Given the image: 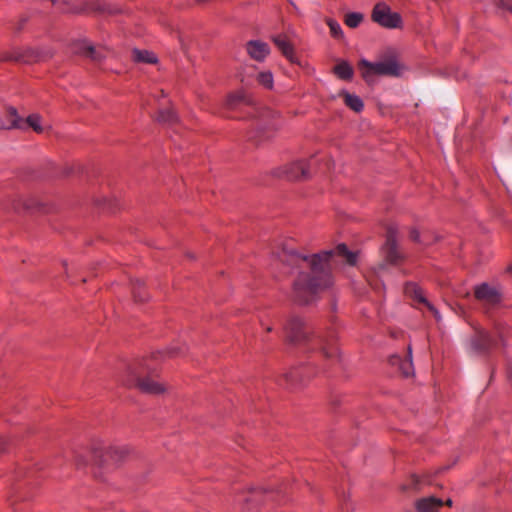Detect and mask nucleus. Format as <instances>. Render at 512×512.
Listing matches in <instances>:
<instances>
[{"label": "nucleus", "mask_w": 512, "mask_h": 512, "mask_svg": "<svg viewBox=\"0 0 512 512\" xmlns=\"http://www.w3.org/2000/svg\"><path fill=\"white\" fill-rule=\"evenodd\" d=\"M332 254L350 265L356 264L357 254L349 251L344 244H340L334 251H324L311 256L302 255L292 248H283L278 254V262L275 265L283 264L285 272L294 268L299 269L294 282V293L301 302L307 303L315 294L332 285L333 280L328 264Z\"/></svg>", "instance_id": "obj_1"}, {"label": "nucleus", "mask_w": 512, "mask_h": 512, "mask_svg": "<svg viewBox=\"0 0 512 512\" xmlns=\"http://www.w3.org/2000/svg\"><path fill=\"white\" fill-rule=\"evenodd\" d=\"M358 69L363 80L372 84L378 76L402 77L408 71V66L399 59L395 48L388 47L379 55L377 61L360 59Z\"/></svg>", "instance_id": "obj_2"}, {"label": "nucleus", "mask_w": 512, "mask_h": 512, "mask_svg": "<svg viewBox=\"0 0 512 512\" xmlns=\"http://www.w3.org/2000/svg\"><path fill=\"white\" fill-rule=\"evenodd\" d=\"M119 381L127 387H137L140 391L149 394H160L165 386L151 378H139L138 366L127 365L119 375Z\"/></svg>", "instance_id": "obj_3"}, {"label": "nucleus", "mask_w": 512, "mask_h": 512, "mask_svg": "<svg viewBox=\"0 0 512 512\" xmlns=\"http://www.w3.org/2000/svg\"><path fill=\"white\" fill-rule=\"evenodd\" d=\"M372 20L380 26L388 29L401 27L402 21L398 13L392 12L385 3H377L372 11Z\"/></svg>", "instance_id": "obj_4"}, {"label": "nucleus", "mask_w": 512, "mask_h": 512, "mask_svg": "<svg viewBox=\"0 0 512 512\" xmlns=\"http://www.w3.org/2000/svg\"><path fill=\"white\" fill-rule=\"evenodd\" d=\"M272 174L278 178L299 180L309 176L308 164L304 160L294 161L275 168Z\"/></svg>", "instance_id": "obj_5"}, {"label": "nucleus", "mask_w": 512, "mask_h": 512, "mask_svg": "<svg viewBox=\"0 0 512 512\" xmlns=\"http://www.w3.org/2000/svg\"><path fill=\"white\" fill-rule=\"evenodd\" d=\"M470 346L472 351L478 354H486L492 348L497 346V340L494 335L484 329L475 330L474 336L471 338Z\"/></svg>", "instance_id": "obj_6"}, {"label": "nucleus", "mask_w": 512, "mask_h": 512, "mask_svg": "<svg viewBox=\"0 0 512 512\" xmlns=\"http://www.w3.org/2000/svg\"><path fill=\"white\" fill-rule=\"evenodd\" d=\"M270 40L288 61L294 64H299V60L295 54L294 44L287 34H274L270 37Z\"/></svg>", "instance_id": "obj_7"}, {"label": "nucleus", "mask_w": 512, "mask_h": 512, "mask_svg": "<svg viewBox=\"0 0 512 512\" xmlns=\"http://www.w3.org/2000/svg\"><path fill=\"white\" fill-rule=\"evenodd\" d=\"M382 254L385 261L389 264H397L404 258V253L393 236L387 238L382 247Z\"/></svg>", "instance_id": "obj_8"}, {"label": "nucleus", "mask_w": 512, "mask_h": 512, "mask_svg": "<svg viewBox=\"0 0 512 512\" xmlns=\"http://www.w3.org/2000/svg\"><path fill=\"white\" fill-rule=\"evenodd\" d=\"M475 298L487 305H494L500 301L499 292L487 283H483L475 288Z\"/></svg>", "instance_id": "obj_9"}, {"label": "nucleus", "mask_w": 512, "mask_h": 512, "mask_svg": "<svg viewBox=\"0 0 512 512\" xmlns=\"http://www.w3.org/2000/svg\"><path fill=\"white\" fill-rule=\"evenodd\" d=\"M246 51L252 59L263 62L270 54V47L263 41L251 40L246 44Z\"/></svg>", "instance_id": "obj_10"}, {"label": "nucleus", "mask_w": 512, "mask_h": 512, "mask_svg": "<svg viewBox=\"0 0 512 512\" xmlns=\"http://www.w3.org/2000/svg\"><path fill=\"white\" fill-rule=\"evenodd\" d=\"M392 363L397 364L399 367V371L402 376L405 378L414 376V364H413V348L412 345H408L406 354L403 359L399 357H394L392 359Z\"/></svg>", "instance_id": "obj_11"}, {"label": "nucleus", "mask_w": 512, "mask_h": 512, "mask_svg": "<svg viewBox=\"0 0 512 512\" xmlns=\"http://www.w3.org/2000/svg\"><path fill=\"white\" fill-rule=\"evenodd\" d=\"M313 350H318L320 353L328 359H332L337 354V347L335 344L324 337H314L310 340Z\"/></svg>", "instance_id": "obj_12"}, {"label": "nucleus", "mask_w": 512, "mask_h": 512, "mask_svg": "<svg viewBox=\"0 0 512 512\" xmlns=\"http://www.w3.org/2000/svg\"><path fill=\"white\" fill-rule=\"evenodd\" d=\"M444 502L436 497H423L418 499V512H437Z\"/></svg>", "instance_id": "obj_13"}, {"label": "nucleus", "mask_w": 512, "mask_h": 512, "mask_svg": "<svg viewBox=\"0 0 512 512\" xmlns=\"http://www.w3.org/2000/svg\"><path fill=\"white\" fill-rule=\"evenodd\" d=\"M306 337V332L304 331L300 321L294 320L287 327V338L290 342L297 343L303 339H306Z\"/></svg>", "instance_id": "obj_14"}, {"label": "nucleus", "mask_w": 512, "mask_h": 512, "mask_svg": "<svg viewBox=\"0 0 512 512\" xmlns=\"http://www.w3.org/2000/svg\"><path fill=\"white\" fill-rule=\"evenodd\" d=\"M14 127H22L19 124V117L13 108L7 109L3 115H0V128L11 129Z\"/></svg>", "instance_id": "obj_15"}, {"label": "nucleus", "mask_w": 512, "mask_h": 512, "mask_svg": "<svg viewBox=\"0 0 512 512\" xmlns=\"http://www.w3.org/2000/svg\"><path fill=\"white\" fill-rule=\"evenodd\" d=\"M418 311L422 312L425 316L431 315L436 321H439L440 315L437 309L422 295L420 289L418 288Z\"/></svg>", "instance_id": "obj_16"}, {"label": "nucleus", "mask_w": 512, "mask_h": 512, "mask_svg": "<svg viewBox=\"0 0 512 512\" xmlns=\"http://www.w3.org/2000/svg\"><path fill=\"white\" fill-rule=\"evenodd\" d=\"M132 59L134 62L144 64H156L158 61L157 56L153 52L140 49L132 50Z\"/></svg>", "instance_id": "obj_17"}, {"label": "nucleus", "mask_w": 512, "mask_h": 512, "mask_svg": "<svg viewBox=\"0 0 512 512\" xmlns=\"http://www.w3.org/2000/svg\"><path fill=\"white\" fill-rule=\"evenodd\" d=\"M25 123L33 129L36 133H44L45 131L49 130L50 126L49 124L45 123L42 120V117L39 114H31L29 115Z\"/></svg>", "instance_id": "obj_18"}, {"label": "nucleus", "mask_w": 512, "mask_h": 512, "mask_svg": "<svg viewBox=\"0 0 512 512\" xmlns=\"http://www.w3.org/2000/svg\"><path fill=\"white\" fill-rule=\"evenodd\" d=\"M340 95L343 96L345 105L348 106L351 110H353L355 112L362 111L364 104H363L362 99L359 96H357L355 94H351L346 91L341 92Z\"/></svg>", "instance_id": "obj_19"}, {"label": "nucleus", "mask_w": 512, "mask_h": 512, "mask_svg": "<svg viewBox=\"0 0 512 512\" xmlns=\"http://www.w3.org/2000/svg\"><path fill=\"white\" fill-rule=\"evenodd\" d=\"M334 73L343 80H350L353 77V68L351 65L346 61L339 62L334 67Z\"/></svg>", "instance_id": "obj_20"}, {"label": "nucleus", "mask_w": 512, "mask_h": 512, "mask_svg": "<svg viewBox=\"0 0 512 512\" xmlns=\"http://www.w3.org/2000/svg\"><path fill=\"white\" fill-rule=\"evenodd\" d=\"M256 81L265 89L272 90L274 87V76L269 70L260 71L256 75Z\"/></svg>", "instance_id": "obj_21"}, {"label": "nucleus", "mask_w": 512, "mask_h": 512, "mask_svg": "<svg viewBox=\"0 0 512 512\" xmlns=\"http://www.w3.org/2000/svg\"><path fill=\"white\" fill-rule=\"evenodd\" d=\"M10 58L14 59V60H22V61H25V62H30V61H36V60H39L41 58V56L39 55V53L32 49V48H27L25 49V51L23 53H14L13 55L10 56Z\"/></svg>", "instance_id": "obj_22"}, {"label": "nucleus", "mask_w": 512, "mask_h": 512, "mask_svg": "<svg viewBox=\"0 0 512 512\" xmlns=\"http://www.w3.org/2000/svg\"><path fill=\"white\" fill-rule=\"evenodd\" d=\"M363 21V14L359 12H351L346 14L344 22L350 28L358 27Z\"/></svg>", "instance_id": "obj_23"}, {"label": "nucleus", "mask_w": 512, "mask_h": 512, "mask_svg": "<svg viewBox=\"0 0 512 512\" xmlns=\"http://www.w3.org/2000/svg\"><path fill=\"white\" fill-rule=\"evenodd\" d=\"M326 23L327 25L329 26V29H330V33L333 37L335 38H342L343 37V31H342V28L340 26V24L331 19V18H328L326 20Z\"/></svg>", "instance_id": "obj_24"}, {"label": "nucleus", "mask_w": 512, "mask_h": 512, "mask_svg": "<svg viewBox=\"0 0 512 512\" xmlns=\"http://www.w3.org/2000/svg\"><path fill=\"white\" fill-rule=\"evenodd\" d=\"M245 100V93L243 91H237L235 93H232L228 95L226 103L229 107H233L237 105L240 102H243Z\"/></svg>", "instance_id": "obj_25"}, {"label": "nucleus", "mask_w": 512, "mask_h": 512, "mask_svg": "<svg viewBox=\"0 0 512 512\" xmlns=\"http://www.w3.org/2000/svg\"><path fill=\"white\" fill-rule=\"evenodd\" d=\"M176 118H177L176 114H175L174 110H172V109H166V110L160 111V113L158 115V120L161 122L171 123V122L176 121Z\"/></svg>", "instance_id": "obj_26"}, {"label": "nucleus", "mask_w": 512, "mask_h": 512, "mask_svg": "<svg viewBox=\"0 0 512 512\" xmlns=\"http://www.w3.org/2000/svg\"><path fill=\"white\" fill-rule=\"evenodd\" d=\"M249 493L250 496L248 498H245V501L256 503L261 501V496L263 494V490L261 488H254Z\"/></svg>", "instance_id": "obj_27"}, {"label": "nucleus", "mask_w": 512, "mask_h": 512, "mask_svg": "<svg viewBox=\"0 0 512 512\" xmlns=\"http://www.w3.org/2000/svg\"><path fill=\"white\" fill-rule=\"evenodd\" d=\"M495 4L497 7L512 13V0H495Z\"/></svg>", "instance_id": "obj_28"}, {"label": "nucleus", "mask_w": 512, "mask_h": 512, "mask_svg": "<svg viewBox=\"0 0 512 512\" xmlns=\"http://www.w3.org/2000/svg\"><path fill=\"white\" fill-rule=\"evenodd\" d=\"M75 461H76V465L81 467L87 463V457L84 456L83 454H78V455H76Z\"/></svg>", "instance_id": "obj_29"}, {"label": "nucleus", "mask_w": 512, "mask_h": 512, "mask_svg": "<svg viewBox=\"0 0 512 512\" xmlns=\"http://www.w3.org/2000/svg\"><path fill=\"white\" fill-rule=\"evenodd\" d=\"M406 294L411 298V299H414L416 297V290H415V287L413 285H408L406 287Z\"/></svg>", "instance_id": "obj_30"}, {"label": "nucleus", "mask_w": 512, "mask_h": 512, "mask_svg": "<svg viewBox=\"0 0 512 512\" xmlns=\"http://www.w3.org/2000/svg\"><path fill=\"white\" fill-rule=\"evenodd\" d=\"M134 298L138 301H144L147 297H146V294L145 295H142V294L137 295L136 292H134Z\"/></svg>", "instance_id": "obj_31"}, {"label": "nucleus", "mask_w": 512, "mask_h": 512, "mask_svg": "<svg viewBox=\"0 0 512 512\" xmlns=\"http://www.w3.org/2000/svg\"><path fill=\"white\" fill-rule=\"evenodd\" d=\"M283 377L285 378V380H286L287 382H293V381H292V379H290V378H292V373H290V372H289V373H288V372H287V373H284V374H283Z\"/></svg>", "instance_id": "obj_32"}, {"label": "nucleus", "mask_w": 512, "mask_h": 512, "mask_svg": "<svg viewBox=\"0 0 512 512\" xmlns=\"http://www.w3.org/2000/svg\"><path fill=\"white\" fill-rule=\"evenodd\" d=\"M87 55L93 59H96V57L94 56V48L89 47Z\"/></svg>", "instance_id": "obj_33"}, {"label": "nucleus", "mask_w": 512, "mask_h": 512, "mask_svg": "<svg viewBox=\"0 0 512 512\" xmlns=\"http://www.w3.org/2000/svg\"><path fill=\"white\" fill-rule=\"evenodd\" d=\"M508 373H509L510 381L512 382V364L509 367V372Z\"/></svg>", "instance_id": "obj_34"}, {"label": "nucleus", "mask_w": 512, "mask_h": 512, "mask_svg": "<svg viewBox=\"0 0 512 512\" xmlns=\"http://www.w3.org/2000/svg\"><path fill=\"white\" fill-rule=\"evenodd\" d=\"M4 444V439L0 437V450H2Z\"/></svg>", "instance_id": "obj_35"}, {"label": "nucleus", "mask_w": 512, "mask_h": 512, "mask_svg": "<svg viewBox=\"0 0 512 512\" xmlns=\"http://www.w3.org/2000/svg\"><path fill=\"white\" fill-rule=\"evenodd\" d=\"M445 504H446L447 506H449V507H450V506H452V500H451V499H448V500L445 502Z\"/></svg>", "instance_id": "obj_36"}, {"label": "nucleus", "mask_w": 512, "mask_h": 512, "mask_svg": "<svg viewBox=\"0 0 512 512\" xmlns=\"http://www.w3.org/2000/svg\"><path fill=\"white\" fill-rule=\"evenodd\" d=\"M406 489H407V487H406L405 485H402V486H401V490H402V491H406Z\"/></svg>", "instance_id": "obj_37"}, {"label": "nucleus", "mask_w": 512, "mask_h": 512, "mask_svg": "<svg viewBox=\"0 0 512 512\" xmlns=\"http://www.w3.org/2000/svg\"><path fill=\"white\" fill-rule=\"evenodd\" d=\"M508 271L512 273V264L508 267Z\"/></svg>", "instance_id": "obj_38"}, {"label": "nucleus", "mask_w": 512, "mask_h": 512, "mask_svg": "<svg viewBox=\"0 0 512 512\" xmlns=\"http://www.w3.org/2000/svg\"><path fill=\"white\" fill-rule=\"evenodd\" d=\"M266 330H267L268 332H270L272 329H271V327H267V328H266Z\"/></svg>", "instance_id": "obj_39"}, {"label": "nucleus", "mask_w": 512, "mask_h": 512, "mask_svg": "<svg viewBox=\"0 0 512 512\" xmlns=\"http://www.w3.org/2000/svg\"><path fill=\"white\" fill-rule=\"evenodd\" d=\"M52 2H54V0H51Z\"/></svg>", "instance_id": "obj_40"}]
</instances>
